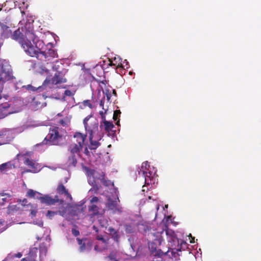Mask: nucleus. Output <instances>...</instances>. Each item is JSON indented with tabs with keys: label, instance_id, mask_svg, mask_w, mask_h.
Wrapping results in <instances>:
<instances>
[{
	"label": "nucleus",
	"instance_id": "nucleus-1",
	"mask_svg": "<svg viewBox=\"0 0 261 261\" xmlns=\"http://www.w3.org/2000/svg\"><path fill=\"white\" fill-rule=\"evenodd\" d=\"M19 34V31H16L14 38L19 41L21 47L30 56L36 57L38 60L43 61H49L53 58H58V54L53 48L44 51L41 50L40 47L43 45V42L39 40L35 35L34 31H31L25 33L27 41L18 37Z\"/></svg>",
	"mask_w": 261,
	"mask_h": 261
},
{
	"label": "nucleus",
	"instance_id": "nucleus-2",
	"mask_svg": "<svg viewBox=\"0 0 261 261\" xmlns=\"http://www.w3.org/2000/svg\"><path fill=\"white\" fill-rule=\"evenodd\" d=\"M166 233L169 243L168 250L165 252L161 251V254H159V255L168 256L169 258L174 261L178 260L180 256L178 252L181 251L183 246H187V243L185 242H181L179 245L178 239L176 237L174 232L171 230H167Z\"/></svg>",
	"mask_w": 261,
	"mask_h": 261
},
{
	"label": "nucleus",
	"instance_id": "nucleus-3",
	"mask_svg": "<svg viewBox=\"0 0 261 261\" xmlns=\"http://www.w3.org/2000/svg\"><path fill=\"white\" fill-rule=\"evenodd\" d=\"M65 130L58 126L50 127L48 135L42 142V145H60L63 140Z\"/></svg>",
	"mask_w": 261,
	"mask_h": 261
},
{
	"label": "nucleus",
	"instance_id": "nucleus-4",
	"mask_svg": "<svg viewBox=\"0 0 261 261\" xmlns=\"http://www.w3.org/2000/svg\"><path fill=\"white\" fill-rule=\"evenodd\" d=\"M26 25L24 26V28H21V31H20V29L18 28L17 30L15 31L14 33L12 34V32L10 29V28L5 24L4 23L0 22V27H1V37L4 39H7L9 38L10 37H11L14 40H15L19 43V41L17 39H16L14 38V35L15 34V33L16 31H19L20 34H19L18 37L20 38H22L23 39H24L25 41H27L26 38H25V33L27 32H30L31 31H34V30L33 29V26L30 23L28 24V27Z\"/></svg>",
	"mask_w": 261,
	"mask_h": 261
},
{
	"label": "nucleus",
	"instance_id": "nucleus-5",
	"mask_svg": "<svg viewBox=\"0 0 261 261\" xmlns=\"http://www.w3.org/2000/svg\"><path fill=\"white\" fill-rule=\"evenodd\" d=\"M42 194L32 189H29L27 193V196L29 198H33L40 200L41 203H45L48 205L55 204L56 202L62 203L63 200L59 199L58 196H55L54 198L48 195L42 196Z\"/></svg>",
	"mask_w": 261,
	"mask_h": 261
},
{
	"label": "nucleus",
	"instance_id": "nucleus-6",
	"mask_svg": "<svg viewBox=\"0 0 261 261\" xmlns=\"http://www.w3.org/2000/svg\"><path fill=\"white\" fill-rule=\"evenodd\" d=\"M87 135L80 132H75L73 135L74 141L69 145L68 147L71 148V151L76 152H80L84 145L86 144V140Z\"/></svg>",
	"mask_w": 261,
	"mask_h": 261
},
{
	"label": "nucleus",
	"instance_id": "nucleus-7",
	"mask_svg": "<svg viewBox=\"0 0 261 261\" xmlns=\"http://www.w3.org/2000/svg\"><path fill=\"white\" fill-rule=\"evenodd\" d=\"M0 76L4 83L14 78L13 75L12 69L10 64L7 63L2 64L1 65Z\"/></svg>",
	"mask_w": 261,
	"mask_h": 261
},
{
	"label": "nucleus",
	"instance_id": "nucleus-8",
	"mask_svg": "<svg viewBox=\"0 0 261 261\" xmlns=\"http://www.w3.org/2000/svg\"><path fill=\"white\" fill-rule=\"evenodd\" d=\"M150 166L148 162H143L142 164L141 169L139 171V174L142 173V175L145 178V182L147 185L152 184V181L153 180V176L152 173L148 170Z\"/></svg>",
	"mask_w": 261,
	"mask_h": 261
},
{
	"label": "nucleus",
	"instance_id": "nucleus-9",
	"mask_svg": "<svg viewBox=\"0 0 261 261\" xmlns=\"http://www.w3.org/2000/svg\"><path fill=\"white\" fill-rule=\"evenodd\" d=\"M67 82L66 79L64 77V75L61 72H56L54 76L52 77L51 80H48L46 79L43 83V86L48 85L50 82L52 84L57 85L62 83H65Z\"/></svg>",
	"mask_w": 261,
	"mask_h": 261
},
{
	"label": "nucleus",
	"instance_id": "nucleus-10",
	"mask_svg": "<svg viewBox=\"0 0 261 261\" xmlns=\"http://www.w3.org/2000/svg\"><path fill=\"white\" fill-rule=\"evenodd\" d=\"M71 148L68 147L69 155L66 161V164L68 167H75L77 163V158L80 156V152H72Z\"/></svg>",
	"mask_w": 261,
	"mask_h": 261
},
{
	"label": "nucleus",
	"instance_id": "nucleus-11",
	"mask_svg": "<svg viewBox=\"0 0 261 261\" xmlns=\"http://www.w3.org/2000/svg\"><path fill=\"white\" fill-rule=\"evenodd\" d=\"M97 130H90V132H88L89 133V139L90 141V144L88 147L91 150L96 149L100 145V143L98 142L99 140H101L102 137V135H99V137L97 138V140H93L94 138L93 134Z\"/></svg>",
	"mask_w": 261,
	"mask_h": 261
},
{
	"label": "nucleus",
	"instance_id": "nucleus-12",
	"mask_svg": "<svg viewBox=\"0 0 261 261\" xmlns=\"http://www.w3.org/2000/svg\"><path fill=\"white\" fill-rule=\"evenodd\" d=\"M90 117L91 116H88L84 119L83 123L86 130L87 132H89L90 130L93 129V130H98V123L97 121H94L90 125L88 124V121Z\"/></svg>",
	"mask_w": 261,
	"mask_h": 261
},
{
	"label": "nucleus",
	"instance_id": "nucleus-13",
	"mask_svg": "<svg viewBox=\"0 0 261 261\" xmlns=\"http://www.w3.org/2000/svg\"><path fill=\"white\" fill-rule=\"evenodd\" d=\"M10 107V105L7 102L0 105V119L4 118L13 113V112L9 110Z\"/></svg>",
	"mask_w": 261,
	"mask_h": 261
},
{
	"label": "nucleus",
	"instance_id": "nucleus-14",
	"mask_svg": "<svg viewBox=\"0 0 261 261\" xmlns=\"http://www.w3.org/2000/svg\"><path fill=\"white\" fill-rule=\"evenodd\" d=\"M57 191L58 193L60 195H64L67 198L69 199L70 200H72V196L68 192V191L65 187L62 184H59L57 188Z\"/></svg>",
	"mask_w": 261,
	"mask_h": 261
},
{
	"label": "nucleus",
	"instance_id": "nucleus-15",
	"mask_svg": "<svg viewBox=\"0 0 261 261\" xmlns=\"http://www.w3.org/2000/svg\"><path fill=\"white\" fill-rule=\"evenodd\" d=\"M114 127V125L112 122L108 121L105 119L102 123L100 124V128L102 129L104 128L107 133H110L112 131V129Z\"/></svg>",
	"mask_w": 261,
	"mask_h": 261
},
{
	"label": "nucleus",
	"instance_id": "nucleus-16",
	"mask_svg": "<svg viewBox=\"0 0 261 261\" xmlns=\"http://www.w3.org/2000/svg\"><path fill=\"white\" fill-rule=\"evenodd\" d=\"M108 230L113 240L117 244H118L119 243L120 235L118 234V230H116L115 229L112 227H110Z\"/></svg>",
	"mask_w": 261,
	"mask_h": 261
},
{
	"label": "nucleus",
	"instance_id": "nucleus-17",
	"mask_svg": "<svg viewBox=\"0 0 261 261\" xmlns=\"http://www.w3.org/2000/svg\"><path fill=\"white\" fill-rule=\"evenodd\" d=\"M24 163L25 165L31 168L33 170V171L36 172V171L37 170V168L36 167L37 165L29 158H25Z\"/></svg>",
	"mask_w": 261,
	"mask_h": 261
},
{
	"label": "nucleus",
	"instance_id": "nucleus-18",
	"mask_svg": "<svg viewBox=\"0 0 261 261\" xmlns=\"http://www.w3.org/2000/svg\"><path fill=\"white\" fill-rule=\"evenodd\" d=\"M117 205V202L116 200H113L110 199L108 200V202L107 203V207L108 209L111 210H114L116 208Z\"/></svg>",
	"mask_w": 261,
	"mask_h": 261
},
{
	"label": "nucleus",
	"instance_id": "nucleus-19",
	"mask_svg": "<svg viewBox=\"0 0 261 261\" xmlns=\"http://www.w3.org/2000/svg\"><path fill=\"white\" fill-rule=\"evenodd\" d=\"M94 177L101 181L102 180L104 179L105 177H106L105 173L101 170L96 171Z\"/></svg>",
	"mask_w": 261,
	"mask_h": 261
},
{
	"label": "nucleus",
	"instance_id": "nucleus-20",
	"mask_svg": "<svg viewBox=\"0 0 261 261\" xmlns=\"http://www.w3.org/2000/svg\"><path fill=\"white\" fill-rule=\"evenodd\" d=\"M12 164L10 162L2 164L0 165V171L3 172L7 169L12 168Z\"/></svg>",
	"mask_w": 261,
	"mask_h": 261
},
{
	"label": "nucleus",
	"instance_id": "nucleus-21",
	"mask_svg": "<svg viewBox=\"0 0 261 261\" xmlns=\"http://www.w3.org/2000/svg\"><path fill=\"white\" fill-rule=\"evenodd\" d=\"M59 214L60 215H62V213L61 211H57V212H54L51 211H48L46 216L49 219H52L53 217H54L55 215H57V214Z\"/></svg>",
	"mask_w": 261,
	"mask_h": 261
},
{
	"label": "nucleus",
	"instance_id": "nucleus-22",
	"mask_svg": "<svg viewBox=\"0 0 261 261\" xmlns=\"http://www.w3.org/2000/svg\"><path fill=\"white\" fill-rule=\"evenodd\" d=\"M86 174L88 176H93L94 177L96 171L93 169H91L88 167H85Z\"/></svg>",
	"mask_w": 261,
	"mask_h": 261
},
{
	"label": "nucleus",
	"instance_id": "nucleus-23",
	"mask_svg": "<svg viewBox=\"0 0 261 261\" xmlns=\"http://www.w3.org/2000/svg\"><path fill=\"white\" fill-rule=\"evenodd\" d=\"M76 240L79 245H80V250L81 251H84L86 248V245L84 243H83V240L80 238H77Z\"/></svg>",
	"mask_w": 261,
	"mask_h": 261
},
{
	"label": "nucleus",
	"instance_id": "nucleus-24",
	"mask_svg": "<svg viewBox=\"0 0 261 261\" xmlns=\"http://www.w3.org/2000/svg\"><path fill=\"white\" fill-rule=\"evenodd\" d=\"M116 254H117V252H115V251H112L110 254L109 255V256H108V258L110 260H115V259L117 258V256H116Z\"/></svg>",
	"mask_w": 261,
	"mask_h": 261
},
{
	"label": "nucleus",
	"instance_id": "nucleus-25",
	"mask_svg": "<svg viewBox=\"0 0 261 261\" xmlns=\"http://www.w3.org/2000/svg\"><path fill=\"white\" fill-rule=\"evenodd\" d=\"M106 187H109L110 186L112 182L111 181V180H109V179H107L106 178V177L104 178V179L102 180L101 181H100Z\"/></svg>",
	"mask_w": 261,
	"mask_h": 261
},
{
	"label": "nucleus",
	"instance_id": "nucleus-26",
	"mask_svg": "<svg viewBox=\"0 0 261 261\" xmlns=\"http://www.w3.org/2000/svg\"><path fill=\"white\" fill-rule=\"evenodd\" d=\"M120 114L121 112L120 110L115 111L113 114V119L114 120H117L118 119V117L120 116Z\"/></svg>",
	"mask_w": 261,
	"mask_h": 261
},
{
	"label": "nucleus",
	"instance_id": "nucleus-27",
	"mask_svg": "<svg viewBox=\"0 0 261 261\" xmlns=\"http://www.w3.org/2000/svg\"><path fill=\"white\" fill-rule=\"evenodd\" d=\"M103 93H105V94L107 96V100L108 101H110V99L111 97V92H110L109 90L106 89L105 92L103 91Z\"/></svg>",
	"mask_w": 261,
	"mask_h": 261
},
{
	"label": "nucleus",
	"instance_id": "nucleus-28",
	"mask_svg": "<svg viewBox=\"0 0 261 261\" xmlns=\"http://www.w3.org/2000/svg\"><path fill=\"white\" fill-rule=\"evenodd\" d=\"M83 103H84V105L85 106H88L90 108H92V105L90 103V101L89 100H84V102H83Z\"/></svg>",
	"mask_w": 261,
	"mask_h": 261
},
{
	"label": "nucleus",
	"instance_id": "nucleus-29",
	"mask_svg": "<svg viewBox=\"0 0 261 261\" xmlns=\"http://www.w3.org/2000/svg\"><path fill=\"white\" fill-rule=\"evenodd\" d=\"M89 211H98V208H97V206L95 205V204H92L91 206H89Z\"/></svg>",
	"mask_w": 261,
	"mask_h": 261
},
{
	"label": "nucleus",
	"instance_id": "nucleus-30",
	"mask_svg": "<svg viewBox=\"0 0 261 261\" xmlns=\"http://www.w3.org/2000/svg\"><path fill=\"white\" fill-rule=\"evenodd\" d=\"M59 123L60 124L62 125L63 126H66V125H67V121L65 119H61L59 121Z\"/></svg>",
	"mask_w": 261,
	"mask_h": 261
},
{
	"label": "nucleus",
	"instance_id": "nucleus-31",
	"mask_svg": "<svg viewBox=\"0 0 261 261\" xmlns=\"http://www.w3.org/2000/svg\"><path fill=\"white\" fill-rule=\"evenodd\" d=\"M64 94L66 96H71L73 95L72 92L69 90H66L64 92Z\"/></svg>",
	"mask_w": 261,
	"mask_h": 261
},
{
	"label": "nucleus",
	"instance_id": "nucleus-32",
	"mask_svg": "<svg viewBox=\"0 0 261 261\" xmlns=\"http://www.w3.org/2000/svg\"><path fill=\"white\" fill-rule=\"evenodd\" d=\"M84 153L87 156H90V152L88 150V148L87 147H85L84 148Z\"/></svg>",
	"mask_w": 261,
	"mask_h": 261
},
{
	"label": "nucleus",
	"instance_id": "nucleus-33",
	"mask_svg": "<svg viewBox=\"0 0 261 261\" xmlns=\"http://www.w3.org/2000/svg\"><path fill=\"white\" fill-rule=\"evenodd\" d=\"M98 200H99V199H98V198L97 197L94 196L90 200V202L91 203L97 202H98Z\"/></svg>",
	"mask_w": 261,
	"mask_h": 261
},
{
	"label": "nucleus",
	"instance_id": "nucleus-34",
	"mask_svg": "<svg viewBox=\"0 0 261 261\" xmlns=\"http://www.w3.org/2000/svg\"><path fill=\"white\" fill-rule=\"evenodd\" d=\"M96 239L97 240L101 241L104 243H106L107 241L106 240L101 236H98L96 237Z\"/></svg>",
	"mask_w": 261,
	"mask_h": 261
},
{
	"label": "nucleus",
	"instance_id": "nucleus-35",
	"mask_svg": "<svg viewBox=\"0 0 261 261\" xmlns=\"http://www.w3.org/2000/svg\"><path fill=\"white\" fill-rule=\"evenodd\" d=\"M72 233L74 236H77L80 234L79 231L75 229H72Z\"/></svg>",
	"mask_w": 261,
	"mask_h": 261
},
{
	"label": "nucleus",
	"instance_id": "nucleus-36",
	"mask_svg": "<svg viewBox=\"0 0 261 261\" xmlns=\"http://www.w3.org/2000/svg\"><path fill=\"white\" fill-rule=\"evenodd\" d=\"M27 89L29 90H32V91H35V90H36V88L35 87H33L31 85H28Z\"/></svg>",
	"mask_w": 261,
	"mask_h": 261
},
{
	"label": "nucleus",
	"instance_id": "nucleus-37",
	"mask_svg": "<svg viewBox=\"0 0 261 261\" xmlns=\"http://www.w3.org/2000/svg\"><path fill=\"white\" fill-rule=\"evenodd\" d=\"M21 256H22V254L20 252H18L17 253L13 255V257H16L17 258H20Z\"/></svg>",
	"mask_w": 261,
	"mask_h": 261
},
{
	"label": "nucleus",
	"instance_id": "nucleus-38",
	"mask_svg": "<svg viewBox=\"0 0 261 261\" xmlns=\"http://www.w3.org/2000/svg\"><path fill=\"white\" fill-rule=\"evenodd\" d=\"M115 211H117L119 213H121L122 212V207H120V208H117V207H116L115 209H114Z\"/></svg>",
	"mask_w": 261,
	"mask_h": 261
},
{
	"label": "nucleus",
	"instance_id": "nucleus-39",
	"mask_svg": "<svg viewBox=\"0 0 261 261\" xmlns=\"http://www.w3.org/2000/svg\"><path fill=\"white\" fill-rule=\"evenodd\" d=\"M189 237H190L191 238V240H190V243H194V237H192L191 234H189Z\"/></svg>",
	"mask_w": 261,
	"mask_h": 261
},
{
	"label": "nucleus",
	"instance_id": "nucleus-40",
	"mask_svg": "<svg viewBox=\"0 0 261 261\" xmlns=\"http://www.w3.org/2000/svg\"><path fill=\"white\" fill-rule=\"evenodd\" d=\"M100 114L101 115V117H102V118L103 119V121L105 120V119H106V118H105V115L103 114V112L102 111H100Z\"/></svg>",
	"mask_w": 261,
	"mask_h": 261
},
{
	"label": "nucleus",
	"instance_id": "nucleus-41",
	"mask_svg": "<svg viewBox=\"0 0 261 261\" xmlns=\"http://www.w3.org/2000/svg\"><path fill=\"white\" fill-rule=\"evenodd\" d=\"M6 198H2V202H1V201H0V204H2V205L4 204V202L6 201Z\"/></svg>",
	"mask_w": 261,
	"mask_h": 261
},
{
	"label": "nucleus",
	"instance_id": "nucleus-42",
	"mask_svg": "<svg viewBox=\"0 0 261 261\" xmlns=\"http://www.w3.org/2000/svg\"><path fill=\"white\" fill-rule=\"evenodd\" d=\"M123 63H125V64H126L125 65H123V66L126 67V68H127V65H128V62L126 61V60H125L123 62Z\"/></svg>",
	"mask_w": 261,
	"mask_h": 261
},
{
	"label": "nucleus",
	"instance_id": "nucleus-43",
	"mask_svg": "<svg viewBox=\"0 0 261 261\" xmlns=\"http://www.w3.org/2000/svg\"><path fill=\"white\" fill-rule=\"evenodd\" d=\"M119 67L124 68V66H123V65L122 64V63H120V64H118V65L117 66V68H119Z\"/></svg>",
	"mask_w": 261,
	"mask_h": 261
},
{
	"label": "nucleus",
	"instance_id": "nucleus-44",
	"mask_svg": "<svg viewBox=\"0 0 261 261\" xmlns=\"http://www.w3.org/2000/svg\"><path fill=\"white\" fill-rule=\"evenodd\" d=\"M112 92H113V94L115 96H117L116 91L115 89H113Z\"/></svg>",
	"mask_w": 261,
	"mask_h": 261
},
{
	"label": "nucleus",
	"instance_id": "nucleus-45",
	"mask_svg": "<svg viewBox=\"0 0 261 261\" xmlns=\"http://www.w3.org/2000/svg\"><path fill=\"white\" fill-rule=\"evenodd\" d=\"M21 261H30V260L27 258H23L21 259Z\"/></svg>",
	"mask_w": 261,
	"mask_h": 261
},
{
	"label": "nucleus",
	"instance_id": "nucleus-46",
	"mask_svg": "<svg viewBox=\"0 0 261 261\" xmlns=\"http://www.w3.org/2000/svg\"><path fill=\"white\" fill-rule=\"evenodd\" d=\"M94 249L96 251H99L98 246L97 245H95L94 246Z\"/></svg>",
	"mask_w": 261,
	"mask_h": 261
},
{
	"label": "nucleus",
	"instance_id": "nucleus-47",
	"mask_svg": "<svg viewBox=\"0 0 261 261\" xmlns=\"http://www.w3.org/2000/svg\"><path fill=\"white\" fill-rule=\"evenodd\" d=\"M93 228L94 230H95L96 232H98V230L96 227H95V226H93Z\"/></svg>",
	"mask_w": 261,
	"mask_h": 261
},
{
	"label": "nucleus",
	"instance_id": "nucleus-48",
	"mask_svg": "<svg viewBox=\"0 0 261 261\" xmlns=\"http://www.w3.org/2000/svg\"><path fill=\"white\" fill-rule=\"evenodd\" d=\"M32 215H33L35 216V215H36V212L32 211Z\"/></svg>",
	"mask_w": 261,
	"mask_h": 261
},
{
	"label": "nucleus",
	"instance_id": "nucleus-49",
	"mask_svg": "<svg viewBox=\"0 0 261 261\" xmlns=\"http://www.w3.org/2000/svg\"><path fill=\"white\" fill-rule=\"evenodd\" d=\"M116 124L118 125H119V119L117 121Z\"/></svg>",
	"mask_w": 261,
	"mask_h": 261
},
{
	"label": "nucleus",
	"instance_id": "nucleus-50",
	"mask_svg": "<svg viewBox=\"0 0 261 261\" xmlns=\"http://www.w3.org/2000/svg\"><path fill=\"white\" fill-rule=\"evenodd\" d=\"M110 64L111 65H114V64H113V63H112V61H111V63H110Z\"/></svg>",
	"mask_w": 261,
	"mask_h": 261
},
{
	"label": "nucleus",
	"instance_id": "nucleus-51",
	"mask_svg": "<svg viewBox=\"0 0 261 261\" xmlns=\"http://www.w3.org/2000/svg\"><path fill=\"white\" fill-rule=\"evenodd\" d=\"M4 196V194H0V197H1V196Z\"/></svg>",
	"mask_w": 261,
	"mask_h": 261
},
{
	"label": "nucleus",
	"instance_id": "nucleus-52",
	"mask_svg": "<svg viewBox=\"0 0 261 261\" xmlns=\"http://www.w3.org/2000/svg\"><path fill=\"white\" fill-rule=\"evenodd\" d=\"M58 116H62V114H61L60 113H59V114H58Z\"/></svg>",
	"mask_w": 261,
	"mask_h": 261
},
{
	"label": "nucleus",
	"instance_id": "nucleus-53",
	"mask_svg": "<svg viewBox=\"0 0 261 261\" xmlns=\"http://www.w3.org/2000/svg\"><path fill=\"white\" fill-rule=\"evenodd\" d=\"M112 261H118V260L117 259V258H116V259H115V260H112Z\"/></svg>",
	"mask_w": 261,
	"mask_h": 261
},
{
	"label": "nucleus",
	"instance_id": "nucleus-54",
	"mask_svg": "<svg viewBox=\"0 0 261 261\" xmlns=\"http://www.w3.org/2000/svg\"><path fill=\"white\" fill-rule=\"evenodd\" d=\"M33 261H37V260H33Z\"/></svg>",
	"mask_w": 261,
	"mask_h": 261
},
{
	"label": "nucleus",
	"instance_id": "nucleus-55",
	"mask_svg": "<svg viewBox=\"0 0 261 261\" xmlns=\"http://www.w3.org/2000/svg\"><path fill=\"white\" fill-rule=\"evenodd\" d=\"M2 136V134H0V136Z\"/></svg>",
	"mask_w": 261,
	"mask_h": 261
}]
</instances>
